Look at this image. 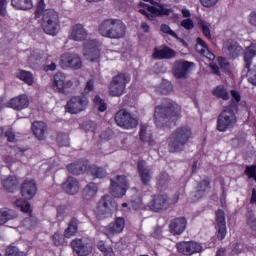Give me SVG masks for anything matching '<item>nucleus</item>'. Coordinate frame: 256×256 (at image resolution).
<instances>
[{
	"label": "nucleus",
	"mask_w": 256,
	"mask_h": 256,
	"mask_svg": "<svg viewBox=\"0 0 256 256\" xmlns=\"http://www.w3.org/2000/svg\"><path fill=\"white\" fill-rule=\"evenodd\" d=\"M181 115V106L176 103H168L158 106L154 111V119L157 127H165L169 121H175V117Z\"/></svg>",
	"instance_id": "nucleus-3"
},
{
	"label": "nucleus",
	"mask_w": 256,
	"mask_h": 256,
	"mask_svg": "<svg viewBox=\"0 0 256 256\" xmlns=\"http://www.w3.org/2000/svg\"><path fill=\"white\" fill-rule=\"evenodd\" d=\"M56 141L60 147H68L69 146V135L65 133H58Z\"/></svg>",
	"instance_id": "nucleus-46"
},
{
	"label": "nucleus",
	"mask_w": 256,
	"mask_h": 256,
	"mask_svg": "<svg viewBox=\"0 0 256 256\" xmlns=\"http://www.w3.org/2000/svg\"><path fill=\"white\" fill-rule=\"evenodd\" d=\"M237 123V116L231 108L224 109L217 118V131L225 133L227 129H233Z\"/></svg>",
	"instance_id": "nucleus-6"
},
{
	"label": "nucleus",
	"mask_w": 256,
	"mask_h": 256,
	"mask_svg": "<svg viewBox=\"0 0 256 256\" xmlns=\"http://www.w3.org/2000/svg\"><path fill=\"white\" fill-rule=\"evenodd\" d=\"M217 233L216 237L219 241H223L227 236V226L225 222V211L218 210L216 213Z\"/></svg>",
	"instance_id": "nucleus-20"
},
{
	"label": "nucleus",
	"mask_w": 256,
	"mask_h": 256,
	"mask_svg": "<svg viewBox=\"0 0 256 256\" xmlns=\"http://www.w3.org/2000/svg\"><path fill=\"white\" fill-rule=\"evenodd\" d=\"M115 209H117V203L113 201V197L105 195L98 202L96 216L98 219H107L113 215V211H115Z\"/></svg>",
	"instance_id": "nucleus-7"
},
{
	"label": "nucleus",
	"mask_w": 256,
	"mask_h": 256,
	"mask_svg": "<svg viewBox=\"0 0 256 256\" xmlns=\"http://www.w3.org/2000/svg\"><path fill=\"white\" fill-rule=\"evenodd\" d=\"M79 225V220L77 218H72L68 224V227L64 231V237L67 239H70V237H73L77 233Z\"/></svg>",
	"instance_id": "nucleus-37"
},
{
	"label": "nucleus",
	"mask_w": 256,
	"mask_h": 256,
	"mask_svg": "<svg viewBox=\"0 0 256 256\" xmlns=\"http://www.w3.org/2000/svg\"><path fill=\"white\" fill-rule=\"evenodd\" d=\"M83 55L91 63L99 61V42L97 40H88L84 43Z\"/></svg>",
	"instance_id": "nucleus-14"
},
{
	"label": "nucleus",
	"mask_w": 256,
	"mask_h": 256,
	"mask_svg": "<svg viewBox=\"0 0 256 256\" xmlns=\"http://www.w3.org/2000/svg\"><path fill=\"white\" fill-rule=\"evenodd\" d=\"M71 247L78 256L91 255L93 251V246L91 243L83 241L82 239H74L71 242Z\"/></svg>",
	"instance_id": "nucleus-18"
},
{
	"label": "nucleus",
	"mask_w": 256,
	"mask_h": 256,
	"mask_svg": "<svg viewBox=\"0 0 256 256\" xmlns=\"http://www.w3.org/2000/svg\"><path fill=\"white\" fill-rule=\"evenodd\" d=\"M20 207H21V211H23V213H27L28 215H31V212H32L31 204H29L28 202H25Z\"/></svg>",
	"instance_id": "nucleus-62"
},
{
	"label": "nucleus",
	"mask_w": 256,
	"mask_h": 256,
	"mask_svg": "<svg viewBox=\"0 0 256 256\" xmlns=\"http://www.w3.org/2000/svg\"><path fill=\"white\" fill-rule=\"evenodd\" d=\"M137 171L143 185H149V183H151V175H153V169L147 165L145 160L138 161Z\"/></svg>",
	"instance_id": "nucleus-19"
},
{
	"label": "nucleus",
	"mask_w": 256,
	"mask_h": 256,
	"mask_svg": "<svg viewBox=\"0 0 256 256\" xmlns=\"http://www.w3.org/2000/svg\"><path fill=\"white\" fill-rule=\"evenodd\" d=\"M153 6H148V11H145V9H140L139 13H141L142 15H145V17H147V19H149V21H155V18L159 15H171V13L173 12L172 9H166L165 6L151 1Z\"/></svg>",
	"instance_id": "nucleus-13"
},
{
	"label": "nucleus",
	"mask_w": 256,
	"mask_h": 256,
	"mask_svg": "<svg viewBox=\"0 0 256 256\" xmlns=\"http://www.w3.org/2000/svg\"><path fill=\"white\" fill-rule=\"evenodd\" d=\"M177 201H179V193L174 194L172 199L166 194L155 195L148 203V207L151 211L159 213V211H165V209H168L169 205H175Z\"/></svg>",
	"instance_id": "nucleus-5"
},
{
	"label": "nucleus",
	"mask_w": 256,
	"mask_h": 256,
	"mask_svg": "<svg viewBox=\"0 0 256 256\" xmlns=\"http://www.w3.org/2000/svg\"><path fill=\"white\" fill-rule=\"evenodd\" d=\"M160 31H162V33H165L166 35H170V37H174V39H179L177 33H175V31H173L171 27H169V25L167 24H162L160 26Z\"/></svg>",
	"instance_id": "nucleus-49"
},
{
	"label": "nucleus",
	"mask_w": 256,
	"mask_h": 256,
	"mask_svg": "<svg viewBox=\"0 0 256 256\" xmlns=\"http://www.w3.org/2000/svg\"><path fill=\"white\" fill-rule=\"evenodd\" d=\"M11 5L14 9L20 11H29V9H33V2L31 0H11Z\"/></svg>",
	"instance_id": "nucleus-35"
},
{
	"label": "nucleus",
	"mask_w": 256,
	"mask_h": 256,
	"mask_svg": "<svg viewBox=\"0 0 256 256\" xmlns=\"http://www.w3.org/2000/svg\"><path fill=\"white\" fill-rule=\"evenodd\" d=\"M17 218V212L13 210L0 209V225H5L7 221Z\"/></svg>",
	"instance_id": "nucleus-39"
},
{
	"label": "nucleus",
	"mask_w": 256,
	"mask_h": 256,
	"mask_svg": "<svg viewBox=\"0 0 256 256\" xmlns=\"http://www.w3.org/2000/svg\"><path fill=\"white\" fill-rule=\"evenodd\" d=\"M2 185L6 191L13 193L17 190V185H19V182L15 176H9L7 179L2 181Z\"/></svg>",
	"instance_id": "nucleus-38"
},
{
	"label": "nucleus",
	"mask_w": 256,
	"mask_h": 256,
	"mask_svg": "<svg viewBox=\"0 0 256 256\" xmlns=\"http://www.w3.org/2000/svg\"><path fill=\"white\" fill-rule=\"evenodd\" d=\"M171 182V177H169V174L167 173H162L158 177V187L160 189H166L169 183Z\"/></svg>",
	"instance_id": "nucleus-43"
},
{
	"label": "nucleus",
	"mask_w": 256,
	"mask_h": 256,
	"mask_svg": "<svg viewBox=\"0 0 256 256\" xmlns=\"http://www.w3.org/2000/svg\"><path fill=\"white\" fill-rule=\"evenodd\" d=\"M98 32L108 39H123L127 26L119 19H106L100 23Z\"/></svg>",
	"instance_id": "nucleus-1"
},
{
	"label": "nucleus",
	"mask_w": 256,
	"mask_h": 256,
	"mask_svg": "<svg viewBox=\"0 0 256 256\" xmlns=\"http://www.w3.org/2000/svg\"><path fill=\"white\" fill-rule=\"evenodd\" d=\"M42 15V29L47 35L55 37L59 33L60 21L59 12L54 9H43L40 16Z\"/></svg>",
	"instance_id": "nucleus-4"
},
{
	"label": "nucleus",
	"mask_w": 256,
	"mask_h": 256,
	"mask_svg": "<svg viewBox=\"0 0 256 256\" xmlns=\"http://www.w3.org/2000/svg\"><path fill=\"white\" fill-rule=\"evenodd\" d=\"M169 228L173 235H181L187 229V219L185 217L175 218L170 222Z\"/></svg>",
	"instance_id": "nucleus-22"
},
{
	"label": "nucleus",
	"mask_w": 256,
	"mask_h": 256,
	"mask_svg": "<svg viewBox=\"0 0 256 256\" xmlns=\"http://www.w3.org/2000/svg\"><path fill=\"white\" fill-rule=\"evenodd\" d=\"M131 82V76L127 73H120L113 77L110 84V95L112 97H121L125 88L127 87V83Z\"/></svg>",
	"instance_id": "nucleus-8"
},
{
	"label": "nucleus",
	"mask_w": 256,
	"mask_h": 256,
	"mask_svg": "<svg viewBox=\"0 0 256 256\" xmlns=\"http://www.w3.org/2000/svg\"><path fill=\"white\" fill-rule=\"evenodd\" d=\"M5 256H27V254L17 246H9L6 248Z\"/></svg>",
	"instance_id": "nucleus-44"
},
{
	"label": "nucleus",
	"mask_w": 256,
	"mask_h": 256,
	"mask_svg": "<svg viewBox=\"0 0 256 256\" xmlns=\"http://www.w3.org/2000/svg\"><path fill=\"white\" fill-rule=\"evenodd\" d=\"M43 59V54L41 52H34L30 57H29V63L31 65H36V63H39Z\"/></svg>",
	"instance_id": "nucleus-51"
},
{
	"label": "nucleus",
	"mask_w": 256,
	"mask_h": 256,
	"mask_svg": "<svg viewBox=\"0 0 256 256\" xmlns=\"http://www.w3.org/2000/svg\"><path fill=\"white\" fill-rule=\"evenodd\" d=\"M249 23L253 27H256V11H253L249 15Z\"/></svg>",
	"instance_id": "nucleus-64"
},
{
	"label": "nucleus",
	"mask_w": 256,
	"mask_h": 256,
	"mask_svg": "<svg viewBox=\"0 0 256 256\" xmlns=\"http://www.w3.org/2000/svg\"><path fill=\"white\" fill-rule=\"evenodd\" d=\"M201 6L206 7V9H211V7H215L219 0H200Z\"/></svg>",
	"instance_id": "nucleus-54"
},
{
	"label": "nucleus",
	"mask_w": 256,
	"mask_h": 256,
	"mask_svg": "<svg viewBox=\"0 0 256 256\" xmlns=\"http://www.w3.org/2000/svg\"><path fill=\"white\" fill-rule=\"evenodd\" d=\"M197 25L199 29H201L203 35H205L207 39H211V29L209 28L211 27V24L201 18H197Z\"/></svg>",
	"instance_id": "nucleus-41"
},
{
	"label": "nucleus",
	"mask_w": 256,
	"mask_h": 256,
	"mask_svg": "<svg viewBox=\"0 0 256 256\" xmlns=\"http://www.w3.org/2000/svg\"><path fill=\"white\" fill-rule=\"evenodd\" d=\"M123 229H125V218L117 217L114 222L104 228L103 233L108 239H111L112 237H115V235L123 233Z\"/></svg>",
	"instance_id": "nucleus-16"
},
{
	"label": "nucleus",
	"mask_w": 256,
	"mask_h": 256,
	"mask_svg": "<svg viewBox=\"0 0 256 256\" xmlns=\"http://www.w3.org/2000/svg\"><path fill=\"white\" fill-rule=\"evenodd\" d=\"M5 137L10 143H13V141H15V132H13L12 130H8L5 133Z\"/></svg>",
	"instance_id": "nucleus-63"
},
{
	"label": "nucleus",
	"mask_w": 256,
	"mask_h": 256,
	"mask_svg": "<svg viewBox=\"0 0 256 256\" xmlns=\"http://www.w3.org/2000/svg\"><path fill=\"white\" fill-rule=\"evenodd\" d=\"M88 175H91L94 179H105L107 177V170L99 166H88Z\"/></svg>",
	"instance_id": "nucleus-34"
},
{
	"label": "nucleus",
	"mask_w": 256,
	"mask_h": 256,
	"mask_svg": "<svg viewBox=\"0 0 256 256\" xmlns=\"http://www.w3.org/2000/svg\"><path fill=\"white\" fill-rule=\"evenodd\" d=\"M115 121L117 126L122 129H135L139 125L137 117L126 109H121L115 114Z\"/></svg>",
	"instance_id": "nucleus-11"
},
{
	"label": "nucleus",
	"mask_w": 256,
	"mask_h": 256,
	"mask_svg": "<svg viewBox=\"0 0 256 256\" xmlns=\"http://www.w3.org/2000/svg\"><path fill=\"white\" fill-rule=\"evenodd\" d=\"M213 95L215 97H217L218 99H223V101H229V98H230L229 92L227 91V89L223 85L217 86L213 90Z\"/></svg>",
	"instance_id": "nucleus-42"
},
{
	"label": "nucleus",
	"mask_w": 256,
	"mask_h": 256,
	"mask_svg": "<svg viewBox=\"0 0 256 256\" xmlns=\"http://www.w3.org/2000/svg\"><path fill=\"white\" fill-rule=\"evenodd\" d=\"M191 128L189 126H181L177 128L168 138V147L171 153H181L185 150V145L191 139Z\"/></svg>",
	"instance_id": "nucleus-2"
},
{
	"label": "nucleus",
	"mask_w": 256,
	"mask_h": 256,
	"mask_svg": "<svg viewBox=\"0 0 256 256\" xmlns=\"http://www.w3.org/2000/svg\"><path fill=\"white\" fill-rule=\"evenodd\" d=\"M59 65L62 69H74V71H77L83 67V61L79 55L67 52L60 57Z\"/></svg>",
	"instance_id": "nucleus-12"
},
{
	"label": "nucleus",
	"mask_w": 256,
	"mask_h": 256,
	"mask_svg": "<svg viewBox=\"0 0 256 256\" xmlns=\"http://www.w3.org/2000/svg\"><path fill=\"white\" fill-rule=\"evenodd\" d=\"M16 77L17 79H20V81L26 83V85H33V83H35V78L33 77V74L29 71L18 70L16 72Z\"/></svg>",
	"instance_id": "nucleus-36"
},
{
	"label": "nucleus",
	"mask_w": 256,
	"mask_h": 256,
	"mask_svg": "<svg viewBox=\"0 0 256 256\" xmlns=\"http://www.w3.org/2000/svg\"><path fill=\"white\" fill-rule=\"evenodd\" d=\"M89 107V99L85 95L73 96L65 105L66 113L77 115Z\"/></svg>",
	"instance_id": "nucleus-10"
},
{
	"label": "nucleus",
	"mask_w": 256,
	"mask_h": 256,
	"mask_svg": "<svg viewBox=\"0 0 256 256\" xmlns=\"http://www.w3.org/2000/svg\"><path fill=\"white\" fill-rule=\"evenodd\" d=\"M8 106L11 107V109H15V111L27 109V107H29V98H27L26 95L17 96L9 101Z\"/></svg>",
	"instance_id": "nucleus-29"
},
{
	"label": "nucleus",
	"mask_w": 256,
	"mask_h": 256,
	"mask_svg": "<svg viewBox=\"0 0 256 256\" xmlns=\"http://www.w3.org/2000/svg\"><path fill=\"white\" fill-rule=\"evenodd\" d=\"M182 27H184V29H187L188 31L193 29V27H195V25L193 24V20L191 18L188 19H184L181 22Z\"/></svg>",
	"instance_id": "nucleus-59"
},
{
	"label": "nucleus",
	"mask_w": 256,
	"mask_h": 256,
	"mask_svg": "<svg viewBox=\"0 0 256 256\" xmlns=\"http://www.w3.org/2000/svg\"><path fill=\"white\" fill-rule=\"evenodd\" d=\"M22 196L25 199H33L37 193V184L33 180H26L21 188Z\"/></svg>",
	"instance_id": "nucleus-27"
},
{
	"label": "nucleus",
	"mask_w": 256,
	"mask_h": 256,
	"mask_svg": "<svg viewBox=\"0 0 256 256\" xmlns=\"http://www.w3.org/2000/svg\"><path fill=\"white\" fill-rule=\"evenodd\" d=\"M248 72H247V78L249 83H251L252 85L256 86V65L254 66H249Z\"/></svg>",
	"instance_id": "nucleus-47"
},
{
	"label": "nucleus",
	"mask_w": 256,
	"mask_h": 256,
	"mask_svg": "<svg viewBox=\"0 0 256 256\" xmlns=\"http://www.w3.org/2000/svg\"><path fill=\"white\" fill-rule=\"evenodd\" d=\"M223 53L230 57V59H235L241 53V46L233 40H228L223 44Z\"/></svg>",
	"instance_id": "nucleus-21"
},
{
	"label": "nucleus",
	"mask_w": 256,
	"mask_h": 256,
	"mask_svg": "<svg viewBox=\"0 0 256 256\" xmlns=\"http://www.w3.org/2000/svg\"><path fill=\"white\" fill-rule=\"evenodd\" d=\"M52 239H53L54 245H56V247H60V245H63V243H65V238H63V235H61L59 233H55L52 236Z\"/></svg>",
	"instance_id": "nucleus-53"
},
{
	"label": "nucleus",
	"mask_w": 256,
	"mask_h": 256,
	"mask_svg": "<svg viewBox=\"0 0 256 256\" xmlns=\"http://www.w3.org/2000/svg\"><path fill=\"white\" fill-rule=\"evenodd\" d=\"M67 169L72 175H83V173L89 171V162L87 160L76 161L69 164Z\"/></svg>",
	"instance_id": "nucleus-24"
},
{
	"label": "nucleus",
	"mask_w": 256,
	"mask_h": 256,
	"mask_svg": "<svg viewBox=\"0 0 256 256\" xmlns=\"http://www.w3.org/2000/svg\"><path fill=\"white\" fill-rule=\"evenodd\" d=\"M93 89H95V82L93 80H89L84 88V94L87 95L88 93H91Z\"/></svg>",
	"instance_id": "nucleus-60"
},
{
	"label": "nucleus",
	"mask_w": 256,
	"mask_h": 256,
	"mask_svg": "<svg viewBox=\"0 0 256 256\" xmlns=\"http://www.w3.org/2000/svg\"><path fill=\"white\" fill-rule=\"evenodd\" d=\"M99 188L94 182L88 183L82 191V197L85 201H91L95 195H97Z\"/></svg>",
	"instance_id": "nucleus-32"
},
{
	"label": "nucleus",
	"mask_w": 256,
	"mask_h": 256,
	"mask_svg": "<svg viewBox=\"0 0 256 256\" xmlns=\"http://www.w3.org/2000/svg\"><path fill=\"white\" fill-rule=\"evenodd\" d=\"M82 129L85 133H95V129H97V124L93 121H86L82 124Z\"/></svg>",
	"instance_id": "nucleus-48"
},
{
	"label": "nucleus",
	"mask_w": 256,
	"mask_h": 256,
	"mask_svg": "<svg viewBox=\"0 0 256 256\" xmlns=\"http://www.w3.org/2000/svg\"><path fill=\"white\" fill-rule=\"evenodd\" d=\"M65 74L56 73L54 75L53 89L57 93H65Z\"/></svg>",
	"instance_id": "nucleus-33"
},
{
	"label": "nucleus",
	"mask_w": 256,
	"mask_h": 256,
	"mask_svg": "<svg viewBox=\"0 0 256 256\" xmlns=\"http://www.w3.org/2000/svg\"><path fill=\"white\" fill-rule=\"evenodd\" d=\"M159 91L162 95H169L173 91V84L169 81H163L160 84Z\"/></svg>",
	"instance_id": "nucleus-45"
},
{
	"label": "nucleus",
	"mask_w": 256,
	"mask_h": 256,
	"mask_svg": "<svg viewBox=\"0 0 256 256\" xmlns=\"http://www.w3.org/2000/svg\"><path fill=\"white\" fill-rule=\"evenodd\" d=\"M94 103L98 111H100L101 113H103V111H107V104H105V102L103 101V99H101V97L95 96Z\"/></svg>",
	"instance_id": "nucleus-50"
},
{
	"label": "nucleus",
	"mask_w": 256,
	"mask_h": 256,
	"mask_svg": "<svg viewBox=\"0 0 256 256\" xmlns=\"http://www.w3.org/2000/svg\"><path fill=\"white\" fill-rule=\"evenodd\" d=\"M110 193L113 197L120 199L129 189V181L125 175H117L110 179Z\"/></svg>",
	"instance_id": "nucleus-9"
},
{
	"label": "nucleus",
	"mask_w": 256,
	"mask_h": 256,
	"mask_svg": "<svg viewBox=\"0 0 256 256\" xmlns=\"http://www.w3.org/2000/svg\"><path fill=\"white\" fill-rule=\"evenodd\" d=\"M140 139L141 141H149L151 139V137L147 135V126L145 125H142L140 128Z\"/></svg>",
	"instance_id": "nucleus-56"
},
{
	"label": "nucleus",
	"mask_w": 256,
	"mask_h": 256,
	"mask_svg": "<svg viewBox=\"0 0 256 256\" xmlns=\"http://www.w3.org/2000/svg\"><path fill=\"white\" fill-rule=\"evenodd\" d=\"M247 225L253 230L256 231V217L255 214H249L247 218Z\"/></svg>",
	"instance_id": "nucleus-55"
},
{
	"label": "nucleus",
	"mask_w": 256,
	"mask_h": 256,
	"mask_svg": "<svg viewBox=\"0 0 256 256\" xmlns=\"http://www.w3.org/2000/svg\"><path fill=\"white\" fill-rule=\"evenodd\" d=\"M193 67V62L187 60H178L173 65V75L176 79H185L189 75V71Z\"/></svg>",
	"instance_id": "nucleus-17"
},
{
	"label": "nucleus",
	"mask_w": 256,
	"mask_h": 256,
	"mask_svg": "<svg viewBox=\"0 0 256 256\" xmlns=\"http://www.w3.org/2000/svg\"><path fill=\"white\" fill-rule=\"evenodd\" d=\"M196 51L197 53H200V55H203V57H206L208 61H215V54L209 50V46H207V43L204 42L203 39L197 38L196 39Z\"/></svg>",
	"instance_id": "nucleus-26"
},
{
	"label": "nucleus",
	"mask_w": 256,
	"mask_h": 256,
	"mask_svg": "<svg viewBox=\"0 0 256 256\" xmlns=\"http://www.w3.org/2000/svg\"><path fill=\"white\" fill-rule=\"evenodd\" d=\"M80 187L79 180L71 176L62 184V189L67 195H77Z\"/></svg>",
	"instance_id": "nucleus-23"
},
{
	"label": "nucleus",
	"mask_w": 256,
	"mask_h": 256,
	"mask_svg": "<svg viewBox=\"0 0 256 256\" xmlns=\"http://www.w3.org/2000/svg\"><path fill=\"white\" fill-rule=\"evenodd\" d=\"M87 35H89V33L87 32L83 24H75L74 26H72L69 39H71L72 41H85V39H87Z\"/></svg>",
	"instance_id": "nucleus-25"
},
{
	"label": "nucleus",
	"mask_w": 256,
	"mask_h": 256,
	"mask_svg": "<svg viewBox=\"0 0 256 256\" xmlns=\"http://www.w3.org/2000/svg\"><path fill=\"white\" fill-rule=\"evenodd\" d=\"M43 9H45V2L40 0L35 12V19H39L41 17V13H43Z\"/></svg>",
	"instance_id": "nucleus-57"
},
{
	"label": "nucleus",
	"mask_w": 256,
	"mask_h": 256,
	"mask_svg": "<svg viewBox=\"0 0 256 256\" xmlns=\"http://www.w3.org/2000/svg\"><path fill=\"white\" fill-rule=\"evenodd\" d=\"M98 249L101 251L105 256H113V248L105 246V244L100 243L98 244Z\"/></svg>",
	"instance_id": "nucleus-52"
},
{
	"label": "nucleus",
	"mask_w": 256,
	"mask_h": 256,
	"mask_svg": "<svg viewBox=\"0 0 256 256\" xmlns=\"http://www.w3.org/2000/svg\"><path fill=\"white\" fill-rule=\"evenodd\" d=\"M210 185L211 181L207 178L200 181V183L196 187V191L194 192V197L197 201H199V199H203V197H205V195L209 193L211 189Z\"/></svg>",
	"instance_id": "nucleus-30"
},
{
	"label": "nucleus",
	"mask_w": 256,
	"mask_h": 256,
	"mask_svg": "<svg viewBox=\"0 0 256 256\" xmlns=\"http://www.w3.org/2000/svg\"><path fill=\"white\" fill-rule=\"evenodd\" d=\"M7 3L8 0H0V15L2 17H7Z\"/></svg>",
	"instance_id": "nucleus-58"
},
{
	"label": "nucleus",
	"mask_w": 256,
	"mask_h": 256,
	"mask_svg": "<svg viewBox=\"0 0 256 256\" xmlns=\"http://www.w3.org/2000/svg\"><path fill=\"white\" fill-rule=\"evenodd\" d=\"M113 135V131H111L110 129L106 130V131H103L101 134H100V139H102L103 141H109V139H111Z\"/></svg>",
	"instance_id": "nucleus-61"
},
{
	"label": "nucleus",
	"mask_w": 256,
	"mask_h": 256,
	"mask_svg": "<svg viewBox=\"0 0 256 256\" xmlns=\"http://www.w3.org/2000/svg\"><path fill=\"white\" fill-rule=\"evenodd\" d=\"M256 56V44H251L244 55V61H245V68L249 69V66L251 65V61L253 60V57Z\"/></svg>",
	"instance_id": "nucleus-40"
},
{
	"label": "nucleus",
	"mask_w": 256,
	"mask_h": 256,
	"mask_svg": "<svg viewBox=\"0 0 256 256\" xmlns=\"http://www.w3.org/2000/svg\"><path fill=\"white\" fill-rule=\"evenodd\" d=\"M175 55V50L167 46L162 48H155L153 53V57L155 59H173Z\"/></svg>",
	"instance_id": "nucleus-31"
},
{
	"label": "nucleus",
	"mask_w": 256,
	"mask_h": 256,
	"mask_svg": "<svg viewBox=\"0 0 256 256\" xmlns=\"http://www.w3.org/2000/svg\"><path fill=\"white\" fill-rule=\"evenodd\" d=\"M176 249L178 253L182 255H194V253H201L203 251V246L195 241H183L176 244Z\"/></svg>",
	"instance_id": "nucleus-15"
},
{
	"label": "nucleus",
	"mask_w": 256,
	"mask_h": 256,
	"mask_svg": "<svg viewBox=\"0 0 256 256\" xmlns=\"http://www.w3.org/2000/svg\"><path fill=\"white\" fill-rule=\"evenodd\" d=\"M32 133L38 139V141H44L47 137V124L43 121H35L32 123Z\"/></svg>",
	"instance_id": "nucleus-28"
}]
</instances>
